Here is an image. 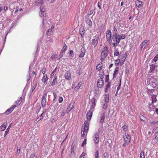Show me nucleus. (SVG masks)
Segmentation results:
<instances>
[{
	"instance_id": "obj_1",
	"label": "nucleus",
	"mask_w": 158,
	"mask_h": 158,
	"mask_svg": "<svg viewBox=\"0 0 158 158\" xmlns=\"http://www.w3.org/2000/svg\"><path fill=\"white\" fill-rule=\"evenodd\" d=\"M157 80L153 76H151L150 79H148L147 81V84H148V86L149 87L152 86L154 88L156 85Z\"/></svg>"
},
{
	"instance_id": "obj_2",
	"label": "nucleus",
	"mask_w": 158,
	"mask_h": 158,
	"mask_svg": "<svg viewBox=\"0 0 158 158\" xmlns=\"http://www.w3.org/2000/svg\"><path fill=\"white\" fill-rule=\"evenodd\" d=\"M89 123L88 121L85 120L84 122V128H82L81 131L87 132L89 130Z\"/></svg>"
},
{
	"instance_id": "obj_3",
	"label": "nucleus",
	"mask_w": 158,
	"mask_h": 158,
	"mask_svg": "<svg viewBox=\"0 0 158 158\" xmlns=\"http://www.w3.org/2000/svg\"><path fill=\"white\" fill-rule=\"evenodd\" d=\"M108 48L107 46H106L104 47L101 54V57L106 58L107 55V53L108 52Z\"/></svg>"
},
{
	"instance_id": "obj_4",
	"label": "nucleus",
	"mask_w": 158,
	"mask_h": 158,
	"mask_svg": "<svg viewBox=\"0 0 158 158\" xmlns=\"http://www.w3.org/2000/svg\"><path fill=\"white\" fill-rule=\"evenodd\" d=\"M123 138L125 142L126 143L127 145H128L131 139L130 135L128 133H126L124 135Z\"/></svg>"
},
{
	"instance_id": "obj_5",
	"label": "nucleus",
	"mask_w": 158,
	"mask_h": 158,
	"mask_svg": "<svg viewBox=\"0 0 158 158\" xmlns=\"http://www.w3.org/2000/svg\"><path fill=\"white\" fill-rule=\"evenodd\" d=\"M150 44L149 40H145L143 42L141 43V44L140 46V49L144 48L145 47H147Z\"/></svg>"
},
{
	"instance_id": "obj_6",
	"label": "nucleus",
	"mask_w": 158,
	"mask_h": 158,
	"mask_svg": "<svg viewBox=\"0 0 158 158\" xmlns=\"http://www.w3.org/2000/svg\"><path fill=\"white\" fill-rule=\"evenodd\" d=\"M47 95V93H45L43 95L41 103L43 107H44L46 105V97Z\"/></svg>"
},
{
	"instance_id": "obj_7",
	"label": "nucleus",
	"mask_w": 158,
	"mask_h": 158,
	"mask_svg": "<svg viewBox=\"0 0 158 158\" xmlns=\"http://www.w3.org/2000/svg\"><path fill=\"white\" fill-rule=\"evenodd\" d=\"M107 40L109 43H111V32L110 30H109L107 31L106 34Z\"/></svg>"
},
{
	"instance_id": "obj_8",
	"label": "nucleus",
	"mask_w": 158,
	"mask_h": 158,
	"mask_svg": "<svg viewBox=\"0 0 158 158\" xmlns=\"http://www.w3.org/2000/svg\"><path fill=\"white\" fill-rule=\"evenodd\" d=\"M99 39V37L97 36L94 39L92 40V42L91 43V46L94 47V48H95L96 46L98 44Z\"/></svg>"
},
{
	"instance_id": "obj_9",
	"label": "nucleus",
	"mask_w": 158,
	"mask_h": 158,
	"mask_svg": "<svg viewBox=\"0 0 158 158\" xmlns=\"http://www.w3.org/2000/svg\"><path fill=\"white\" fill-rule=\"evenodd\" d=\"M93 140L96 144H98L99 142V134L97 132L95 133L93 137Z\"/></svg>"
},
{
	"instance_id": "obj_10",
	"label": "nucleus",
	"mask_w": 158,
	"mask_h": 158,
	"mask_svg": "<svg viewBox=\"0 0 158 158\" xmlns=\"http://www.w3.org/2000/svg\"><path fill=\"white\" fill-rule=\"evenodd\" d=\"M157 67V66L156 65H155V64H152L150 65V70L149 72V74L148 75H151L152 73H153V71L155 70L156 69V72L157 71V69L156 68Z\"/></svg>"
},
{
	"instance_id": "obj_11",
	"label": "nucleus",
	"mask_w": 158,
	"mask_h": 158,
	"mask_svg": "<svg viewBox=\"0 0 158 158\" xmlns=\"http://www.w3.org/2000/svg\"><path fill=\"white\" fill-rule=\"evenodd\" d=\"M16 107V106L15 105L13 106L10 108L8 109L4 113L8 115Z\"/></svg>"
},
{
	"instance_id": "obj_12",
	"label": "nucleus",
	"mask_w": 158,
	"mask_h": 158,
	"mask_svg": "<svg viewBox=\"0 0 158 158\" xmlns=\"http://www.w3.org/2000/svg\"><path fill=\"white\" fill-rule=\"evenodd\" d=\"M92 115V111L89 110L88 111L86 114V118L88 120H90Z\"/></svg>"
},
{
	"instance_id": "obj_13",
	"label": "nucleus",
	"mask_w": 158,
	"mask_h": 158,
	"mask_svg": "<svg viewBox=\"0 0 158 158\" xmlns=\"http://www.w3.org/2000/svg\"><path fill=\"white\" fill-rule=\"evenodd\" d=\"M104 82L103 80L98 79L97 82L98 87L101 88L104 85Z\"/></svg>"
},
{
	"instance_id": "obj_14",
	"label": "nucleus",
	"mask_w": 158,
	"mask_h": 158,
	"mask_svg": "<svg viewBox=\"0 0 158 158\" xmlns=\"http://www.w3.org/2000/svg\"><path fill=\"white\" fill-rule=\"evenodd\" d=\"M64 77L66 79L68 80L71 79V74L70 72H67L64 73Z\"/></svg>"
},
{
	"instance_id": "obj_15",
	"label": "nucleus",
	"mask_w": 158,
	"mask_h": 158,
	"mask_svg": "<svg viewBox=\"0 0 158 158\" xmlns=\"http://www.w3.org/2000/svg\"><path fill=\"white\" fill-rule=\"evenodd\" d=\"M85 48L82 47L81 48V53L80 54L79 57L80 58H82L84 57L85 55Z\"/></svg>"
},
{
	"instance_id": "obj_16",
	"label": "nucleus",
	"mask_w": 158,
	"mask_h": 158,
	"mask_svg": "<svg viewBox=\"0 0 158 158\" xmlns=\"http://www.w3.org/2000/svg\"><path fill=\"white\" fill-rule=\"evenodd\" d=\"M7 125L6 123H4L0 127V131H4L6 127V125Z\"/></svg>"
},
{
	"instance_id": "obj_17",
	"label": "nucleus",
	"mask_w": 158,
	"mask_h": 158,
	"mask_svg": "<svg viewBox=\"0 0 158 158\" xmlns=\"http://www.w3.org/2000/svg\"><path fill=\"white\" fill-rule=\"evenodd\" d=\"M79 33L81 36L82 37L85 33V30L84 28L82 27H81L79 29Z\"/></svg>"
},
{
	"instance_id": "obj_18",
	"label": "nucleus",
	"mask_w": 158,
	"mask_h": 158,
	"mask_svg": "<svg viewBox=\"0 0 158 158\" xmlns=\"http://www.w3.org/2000/svg\"><path fill=\"white\" fill-rule=\"evenodd\" d=\"M104 102H108L109 101V94H105L104 95Z\"/></svg>"
},
{
	"instance_id": "obj_19",
	"label": "nucleus",
	"mask_w": 158,
	"mask_h": 158,
	"mask_svg": "<svg viewBox=\"0 0 158 158\" xmlns=\"http://www.w3.org/2000/svg\"><path fill=\"white\" fill-rule=\"evenodd\" d=\"M63 50V49H62L60 53V55L57 57L58 60H60L63 56V55L64 53V50Z\"/></svg>"
},
{
	"instance_id": "obj_20",
	"label": "nucleus",
	"mask_w": 158,
	"mask_h": 158,
	"mask_svg": "<svg viewBox=\"0 0 158 158\" xmlns=\"http://www.w3.org/2000/svg\"><path fill=\"white\" fill-rule=\"evenodd\" d=\"M57 77L56 76H55L54 78L53 79V81L51 84V86H53L56 85L57 82Z\"/></svg>"
},
{
	"instance_id": "obj_21",
	"label": "nucleus",
	"mask_w": 158,
	"mask_h": 158,
	"mask_svg": "<svg viewBox=\"0 0 158 158\" xmlns=\"http://www.w3.org/2000/svg\"><path fill=\"white\" fill-rule=\"evenodd\" d=\"M108 103L105 102L101 103L102 105L103 106L102 109H106L107 108Z\"/></svg>"
},
{
	"instance_id": "obj_22",
	"label": "nucleus",
	"mask_w": 158,
	"mask_h": 158,
	"mask_svg": "<svg viewBox=\"0 0 158 158\" xmlns=\"http://www.w3.org/2000/svg\"><path fill=\"white\" fill-rule=\"evenodd\" d=\"M107 83H108L106 85V87L105 90V91L106 93H107V90L110 88V85L111 82L109 81Z\"/></svg>"
},
{
	"instance_id": "obj_23",
	"label": "nucleus",
	"mask_w": 158,
	"mask_h": 158,
	"mask_svg": "<svg viewBox=\"0 0 158 158\" xmlns=\"http://www.w3.org/2000/svg\"><path fill=\"white\" fill-rule=\"evenodd\" d=\"M22 97H20L19 98H18V100L17 101H15V103L18 106H19L20 105L21 102H22Z\"/></svg>"
},
{
	"instance_id": "obj_24",
	"label": "nucleus",
	"mask_w": 158,
	"mask_h": 158,
	"mask_svg": "<svg viewBox=\"0 0 158 158\" xmlns=\"http://www.w3.org/2000/svg\"><path fill=\"white\" fill-rule=\"evenodd\" d=\"M122 39L120 37L119 38H118L117 39V41L116 42V43H113V46L114 47H116L117 46L118 44H119L120 42V40Z\"/></svg>"
},
{
	"instance_id": "obj_25",
	"label": "nucleus",
	"mask_w": 158,
	"mask_h": 158,
	"mask_svg": "<svg viewBox=\"0 0 158 158\" xmlns=\"http://www.w3.org/2000/svg\"><path fill=\"white\" fill-rule=\"evenodd\" d=\"M75 146V144L74 142L73 141L72 144L71 145V153L72 154H73L74 153V148Z\"/></svg>"
},
{
	"instance_id": "obj_26",
	"label": "nucleus",
	"mask_w": 158,
	"mask_h": 158,
	"mask_svg": "<svg viewBox=\"0 0 158 158\" xmlns=\"http://www.w3.org/2000/svg\"><path fill=\"white\" fill-rule=\"evenodd\" d=\"M73 107V106L71 104H70L67 107V110L66 111L67 113H68L70 112L72 110Z\"/></svg>"
},
{
	"instance_id": "obj_27",
	"label": "nucleus",
	"mask_w": 158,
	"mask_h": 158,
	"mask_svg": "<svg viewBox=\"0 0 158 158\" xmlns=\"http://www.w3.org/2000/svg\"><path fill=\"white\" fill-rule=\"evenodd\" d=\"M106 116V114L105 113H104L101 118L100 120V123L103 124V122H104L105 118Z\"/></svg>"
},
{
	"instance_id": "obj_28",
	"label": "nucleus",
	"mask_w": 158,
	"mask_h": 158,
	"mask_svg": "<svg viewBox=\"0 0 158 158\" xmlns=\"http://www.w3.org/2000/svg\"><path fill=\"white\" fill-rule=\"evenodd\" d=\"M44 0H38V2H35L36 3L35 5L36 6H38L39 5L43 4L44 2Z\"/></svg>"
},
{
	"instance_id": "obj_29",
	"label": "nucleus",
	"mask_w": 158,
	"mask_h": 158,
	"mask_svg": "<svg viewBox=\"0 0 158 158\" xmlns=\"http://www.w3.org/2000/svg\"><path fill=\"white\" fill-rule=\"evenodd\" d=\"M156 95L153 94L152 95V103L156 101Z\"/></svg>"
},
{
	"instance_id": "obj_30",
	"label": "nucleus",
	"mask_w": 158,
	"mask_h": 158,
	"mask_svg": "<svg viewBox=\"0 0 158 158\" xmlns=\"http://www.w3.org/2000/svg\"><path fill=\"white\" fill-rule=\"evenodd\" d=\"M143 2L142 1L138 0V1L136 2V5L137 7H140Z\"/></svg>"
},
{
	"instance_id": "obj_31",
	"label": "nucleus",
	"mask_w": 158,
	"mask_h": 158,
	"mask_svg": "<svg viewBox=\"0 0 158 158\" xmlns=\"http://www.w3.org/2000/svg\"><path fill=\"white\" fill-rule=\"evenodd\" d=\"M48 79L47 76V75H46L43 76V78L42 79V81L43 82L46 83V81H47L48 80Z\"/></svg>"
},
{
	"instance_id": "obj_32",
	"label": "nucleus",
	"mask_w": 158,
	"mask_h": 158,
	"mask_svg": "<svg viewBox=\"0 0 158 158\" xmlns=\"http://www.w3.org/2000/svg\"><path fill=\"white\" fill-rule=\"evenodd\" d=\"M139 117L141 121L144 122L146 120V117L143 115L140 114Z\"/></svg>"
},
{
	"instance_id": "obj_33",
	"label": "nucleus",
	"mask_w": 158,
	"mask_h": 158,
	"mask_svg": "<svg viewBox=\"0 0 158 158\" xmlns=\"http://www.w3.org/2000/svg\"><path fill=\"white\" fill-rule=\"evenodd\" d=\"M85 22L88 25L90 26L92 25V22L90 19L86 20Z\"/></svg>"
},
{
	"instance_id": "obj_34",
	"label": "nucleus",
	"mask_w": 158,
	"mask_h": 158,
	"mask_svg": "<svg viewBox=\"0 0 158 158\" xmlns=\"http://www.w3.org/2000/svg\"><path fill=\"white\" fill-rule=\"evenodd\" d=\"M40 11H41V13L40 15L41 17L44 16V15L43 14V13L44 12V11L45 10L44 8H42V7H40Z\"/></svg>"
},
{
	"instance_id": "obj_35",
	"label": "nucleus",
	"mask_w": 158,
	"mask_h": 158,
	"mask_svg": "<svg viewBox=\"0 0 158 158\" xmlns=\"http://www.w3.org/2000/svg\"><path fill=\"white\" fill-rule=\"evenodd\" d=\"M11 123L10 125L8 127L6 131H5V134H4V137H5L6 135L7 134L8 132L9 131V129H10V126L11 125Z\"/></svg>"
},
{
	"instance_id": "obj_36",
	"label": "nucleus",
	"mask_w": 158,
	"mask_h": 158,
	"mask_svg": "<svg viewBox=\"0 0 158 158\" xmlns=\"http://www.w3.org/2000/svg\"><path fill=\"white\" fill-rule=\"evenodd\" d=\"M117 33V30L116 28L114 27L113 30V35H116Z\"/></svg>"
},
{
	"instance_id": "obj_37",
	"label": "nucleus",
	"mask_w": 158,
	"mask_h": 158,
	"mask_svg": "<svg viewBox=\"0 0 158 158\" xmlns=\"http://www.w3.org/2000/svg\"><path fill=\"white\" fill-rule=\"evenodd\" d=\"M57 55L56 54H53L52 55L51 57V58L53 60H54L57 57Z\"/></svg>"
},
{
	"instance_id": "obj_38",
	"label": "nucleus",
	"mask_w": 158,
	"mask_h": 158,
	"mask_svg": "<svg viewBox=\"0 0 158 158\" xmlns=\"http://www.w3.org/2000/svg\"><path fill=\"white\" fill-rule=\"evenodd\" d=\"M45 112H46L45 111L43 112V113L41 114L38 117V118L39 119V121L43 118V115L45 113Z\"/></svg>"
},
{
	"instance_id": "obj_39",
	"label": "nucleus",
	"mask_w": 158,
	"mask_h": 158,
	"mask_svg": "<svg viewBox=\"0 0 158 158\" xmlns=\"http://www.w3.org/2000/svg\"><path fill=\"white\" fill-rule=\"evenodd\" d=\"M140 158H145L144 152L143 151H141L140 154Z\"/></svg>"
},
{
	"instance_id": "obj_40",
	"label": "nucleus",
	"mask_w": 158,
	"mask_h": 158,
	"mask_svg": "<svg viewBox=\"0 0 158 158\" xmlns=\"http://www.w3.org/2000/svg\"><path fill=\"white\" fill-rule=\"evenodd\" d=\"M115 62H116L115 63V65L116 66H117L118 64H119L120 62V59H118L116 60H114Z\"/></svg>"
},
{
	"instance_id": "obj_41",
	"label": "nucleus",
	"mask_w": 158,
	"mask_h": 158,
	"mask_svg": "<svg viewBox=\"0 0 158 158\" xmlns=\"http://www.w3.org/2000/svg\"><path fill=\"white\" fill-rule=\"evenodd\" d=\"M153 132L154 134L157 133L158 132V127H155L153 129Z\"/></svg>"
},
{
	"instance_id": "obj_42",
	"label": "nucleus",
	"mask_w": 158,
	"mask_h": 158,
	"mask_svg": "<svg viewBox=\"0 0 158 158\" xmlns=\"http://www.w3.org/2000/svg\"><path fill=\"white\" fill-rule=\"evenodd\" d=\"M37 108L36 112L38 113L40 111V109L41 108V106L39 105H37L36 106Z\"/></svg>"
},
{
	"instance_id": "obj_43",
	"label": "nucleus",
	"mask_w": 158,
	"mask_h": 158,
	"mask_svg": "<svg viewBox=\"0 0 158 158\" xmlns=\"http://www.w3.org/2000/svg\"><path fill=\"white\" fill-rule=\"evenodd\" d=\"M69 53L70 56L73 57L74 56V54L73 52V51L72 50H69Z\"/></svg>"
},
{
	"instance_id": "obj_44",
	"label": "nucleus",
	"mask_w": 158,
	"mask_h": 158,
	"mask_svg": "<svg viewBox=\"0 0 158 158\" xmlns=\"http://www.w3.org/2000/svg\"><path fill=\"white\" fill-rule=\"evenodd\" d=\"M94 11V10L93 9H89L88 12V14L89 15H92Z\"/></svg>"
},
{
	"instance_id": "obj_45",
	"label": "nucleus",
	"mask_w": 158,
	"mask_h": 158,
	"mask_svg": "<svg viewBox=\"0 0 158 158\" xmlns=\"http://www.w3.org/2000/svg\"><path fill=\"white\" fill-rule=\"evenodd\" d=\"M119 54V52L118 49L115 50L114 53V56H118Z\"/></svg>"
},
{
	"instance_id": "obj_46",
	"label": "nucleus",
	"mask_w": 158,
	"mask_h": 158,
	"mask_svg": "<svg viewBox=\"0 0 158 158\" xmlns=\"http://www.w3.org/2000/svg\"><path fill=\"white\" fill-rule=\"evenodd\" d=\"M100 64H98L96 67L97 70L98 71L101 70L102 68V66H100Z\"/></svg>"
},
{
	"instance_id": "obj_47",
	"label": "nucleus",
	"mask_w": 158,
	"mask_h": 158,
	"mask_svg": "<svg viewBox=\"0 0 158 158\" xmlns=\"http://www.w3.org/2000/svg\"><path fill=\"white\" fill-rule=\"evenodd\" d=\"M112 39L114 43H116L117 40L116 38L115 37V35H113L112 36Z\"/></svg>"
},
{
	"instance_id": "obj_48",
	"label": "nucleus",
	"mask_w": 158,
	"mask_h": 158,
	"mask_svg": "<svg viewBox=\"0 0 158 158\" xmlns=\"http://www.w3.org/2000/svg\"><path fill=\"white\" fill-rule=\"evenodd\" d=\"M109 80V75H106L105 81L106 82H108Z\"/></svg>"
},
{
	"instance_id": "obj_49",
	"label": "nucleus",
	"mask_w": 158,
	"mask_h": 158,
	"mask_svg": "<svg viewBox=\"0 0 158 158\" xmlns=\"http://www.w3.org/2000/svg\"><path fill=\"white\" fill-rule=\"evenodd\" d=\"M158 60V54L156 55L153 59V60L154 62H156Z\"/></svg>"
},
{
	"instance_id": "obj_50",
	"label": "nucleus",
	"mask_w": 158,
	"mask_h": 158,
	"mask_svg": "<svg viewBox=\"0 0 158 158\" xmlns=\"http://www.w3.org/2000/svg\"><path fill=\"white\" fill-rule=\"evenodd\" d=\"M123 130L125 131H126L127 129V126L126 125H124L122 127Z\"/></svg>"
},
{
	"instance_id": "obj_51",
	"label": "nucleus",
	"mask_w": 158,
	"mask_h": 158,
	"mask_svg": "<svg viewBox=\"0 0 158 158\" xmlns=\"http://www.w3.org/2000/svg\"><path fill=\"white\" fill-rule=\"evenodd\" d=\"M86 144V139H84L83 142L82 144V146L83 147Z\"/></svg>"
},
{
	"instance_id": "obj_52",
	"label": "nucleus",
	"mask_w": 158,
	"mask_h": 158,
	"mask_svg": "<svg viewBox=\"0 0 158 158\" xmlns=\"http://www.w3.org/2000/svg\"><path fill=\"white\" fill-rule=\"evenodd\" d=\"M56 69H57V67H56V68H55V69L53 71V72L51 74V76H52L54 75L55 72H56Z\"/></svg>"
},
{
	"instance_id": "obj_53",
	"label": "nucleus",
	"mask_w": 158,
	"mask_h": 158,
	"mask_svg": "<svg viewBox=\"0 0 158 158\" xmlns=\"http://www.w3.org/2000/svg\"><path fill=\"white\" fill-rule=\"evenodd\" d=\"M63 101V98L62 97H59L58 101L60 103H61Z\"/></svg>"
},
{
	"instance_id": "obj_54",
	"label": "nucleus",
	"mask_w": 158,
	"mask_h": 158,
	"mask_svg": "<svg viewBox=\"0 0 158 158\" xmlns=\"http://www.w3.org/2000/svg\"><path fill=\"white\" fill-rule=\"evenodd\" d=\"M104 157V158H107L108 157V154L107 152H105L103 154Z\"/></svg>"
},
{
	"instance_id": "obj_55",
	"label": "nucleus",
	"mask_w": 158,
	"mask_h": 158,
	"mask_svg": "<svg viewBox=\"0 0 158 158\" xmlns=\"http://www.w3.org/2000/svg\"><path fill=\"white\" fill-rule=\"evenodd\" d=\"M118 72V71H117V70H114V74H113V78H114L116 77V76H115V75L116 74V73H117Z\"/></svg>"
},
{
	"instance_id": "obj_56",
	"label": "nucleus",
	"mask_w": 158,
	"mask_h": 158,
	"mask_svg": "<svg viewBox=\"0 0 158 158\" xmlns=\"http://www.w3.org/2000/svg\"><path fill=\"white\" fill-rule=\"evenodd\" d=\"M150 87H149L148 86L147 88V89H148L147 92L148 94H150L151 93V89H149Z\"/></svg>"
},
{
	"instance_id": "obj_57",
	"label": "nucleus",
	"mask_w": 158,
	"mask_h": 158,
	"mask_svg": "<svg viewBox=\"0 0 158 158\" xmlns=\"http://www.w3.org/2000/svg\"><path fill=\"white\" fill-rule=\"evenodd\" d=\"M120 37L122 39H124L125 38L126 36L125 35H124L123 34H122L121 35Z\"/></svg>"
},
{
	"instance_id": "obj_58",
	"label": "nucleus",
	"mask_w": 158,
	"mask_h": 158,
	"mask_svg": "<svg viewBox=\"0 0 158 158\" xmlns=\"http://www.w3.org/2000/svg\"><path fill=\"white\" fill-rule=\"evenodd\" d=\"M35 156L34 154H31L30 156V158H35Z\"/></svg>"
},
{
	"instance_id": "obj_59",
	"label": "nucleus",
	"mask_w": 158,
	"mask_h": 158,
	"mask_svg": "<svg viewBox=\"0 0 158 158\" xmlns=\"http://www.w3.org/2000/svg\"><path fill=\"white\" fill-rule=\"evenodd\" d=\"M78 73L79 75H81L82 74V71L81 69H79Z\"/></svg>"
},
{
	"instance_id": "obj_60",
	"label": "nucleus",
	"mask_w": 158,
	"mask_h": 158,
	"mask_svg": "<svg viewBox=\"0 0 158 158\" xmlns=\"http://www.w3.org/2000/svg\"><path fill=\"white\" fill-rule=\"evenodd\" d=\"M91 102L92 103V104L94 105L95 104V99L94 98H92L91 100Z\"/></svg>"
},
{
	"instance_id": "obj_61",
	"label": "nucleus",
	"mask_w": 158,
	"mask_h": 158,
	"mask_svg": "<svg viewBox=\"0 0 158 158\" xmlns=\"http://www.w3.org/2000/svg\"><path fill=\"white\" fill-rule=\"evenodd\" d=\"M52 31V30H51V29H50L48 30V31L46 32L47 35H49L48 34L49 32H51Z\"/></svg>"
},
{
	"instance_id": "obj_62",
	"label": "nucleus",
	"mask_w": 158,
	"mask_h": 158,
	"mask_svg": "<svg viewBox=\"0 0 158 158\" xmlns=\"http://www.w3.org/2000/svg\"><path fill=\"white\" fill-rule=\"evenodd\" d=\"M101 4L99 3V2H98V7L99 8L101 9Z\"/></svg>"
},
{
	"instance_id": "obj_63",
	"label": "nucleus",
	"mask_w": 158,
	"mask_h": 158,
	"mask_svg": "<svg viewBox=\"0 0 158 158\" xmlns=\"http://www.w3.org/2000/svg\"><path fill=\"white\" fill-rule=\"evenodd\" d=\"M81 138L82 139H83L84 137V135H85V134L84 133V132H83V133H82V132H81Z\"/></svg>"
},
{
	"instance_id": "obj_64",
	"label": "nucleus",
	"mask_w": 158,
	"mask_h": 158,
	"mask_svg": "<svg viewBox=\"0 0 158 158\" xmlns=\"http://www.w3.org/2000/svg\"><path fill=\"white\" fill-rule=\"evenodd\" d=\"M42 73H43V74H44L45 73V69H43L42 70Z\"/></svg>"
}]
</instances>
